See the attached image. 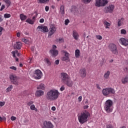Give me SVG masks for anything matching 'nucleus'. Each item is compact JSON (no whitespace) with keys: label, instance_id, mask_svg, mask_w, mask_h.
I'll list each match as a JSON object with an SVG mask.
<instances>
[{"label":"nucleus","instance_id":"f257e3e1","mask_svg":"<svg viewBox=\"0 0 128 128\" xmlns=\"http://www.w3.org/2000/svg\"><path fill=\"white\" fill-rule=\"evenodd\" d=\"M90 116V112L86 110H84L78 116V120L81 124H84L88 120V118Z\"/></svg>","mask_w":128,"mask_h":128},{"label":"nucleus","instance_id":"f03ea898","mask_svg":"<svg viewBox=\"0 0 128 128\" xmlns=\"http://www.w3.org/2000/svg\"><path fill=\"white\" fill-rule=\"evenodd\" d=\"M60 94V93L58 90L52 89L47 92L46 97L50 100H58Z\"/></svg>","mask_w":128,"mask_h":128},{"label":"nucleus","instance_id":"7ed1b4c3","mask_svg":"<svg viewBox=\"0 0 128 128\" xmlns=\"http://www.w3.org/2000/svg\"><path fill=\"white\" fill-rule=\"evenodd\" d=\"M104 109L106 112H108V114L112 112V110H114L112 100H106L104 105Z\"/></svg>","mask_w":128,"mask_h":128},{"label":"nucleus","instance_id":"20e7f679","mask_svg":"<svg viewBox=\"0 0 128 128\" xmlns=\"http://www.w3.org/2000/svg\"><path fill=\"white\" fill-rule=\"evenodd\" d=\"M102 94L105 96H110V94H116V91L113 88H106L102 90Z\"/></svg>","mask_w":128,"mask_h":128},{"label":"nucleus","instance_id":"39448f33","mask_svg":"<svg viewBox=\"0 0 128 128\" xmlns=\"http://www.w3.org/2000/svg\"><path fill=\"white\" fill-rule=\"evenodd\" d=\"M108 4V0H96L95 6L98 8L106 6Z\"/></svg>","mask_w":128,"mask_h":128},{"label":"nucleus","instance_id":"423d86ee","mask_svg":"<svg viewBox=\"0 0 128 128\" xmlns=\"http://www.w3.org/2000/svg\"><path fill=\"white\" fill-rule=\"evenodd\" d=\"M114 5L111 4L108 6L104 7V12L105 14H112L114 12Z\"/></svg>","mask_w":128,"mask_h":128},{"label":"nucleus","instance_id":"0eeeda50","mask_svg":"<svg viewBox=\"0 0 128 128\" xmlns=\"http://www.w3.org/2000/svg\"><path fill=\"white\" fill-rule=\"evenodd\" d=\"M42 128H54V124H52L50 121H44V123L41 125Z\"/></svg>","mask_w":128,"mask_h":128},{"label":"nucleus","instance_id":"6e6552de","mask_svg":"<svg viewBox=\"0 0 128 128\" xmlns=\"http://www.w3.org/2000/svg\"><path fill=\"white\" fill-rule=\"evenodd\" d=\"M35 80H40L42 76V72L40 70H36L34 72Z\"/></svg>","mask_w":128,"mask_h":128},{"label":"nucleus","instance_id":"1a4fd4ad","mask_svg":"<svg viewBox=\"0 0 128 128\" xmlns=\"http://www.w3.org/2000/svg\"><path fill=\"white\" fill-rule=\"evenodd\" d=\"M10 78L11 82H12L14 84H18V79L16 76L10 75Z\"/></svg>","mask_w":128,"mask_h":128},{"label":"nucleus","instance_id":"9d476101","mask_svg":"<svg viewBox=\"0 0 128 128\" xmlns=\"http://www.w3.org/2000/svg\"><path fill=\"white\" fill-rule=\"evenodd\" d=\"M109 48L111 52H112L114 54H118V48H116V44H110L109 46Z\"/></svg>","mask_w":128,"mask_h":128},{"label":"nucleus","instance_id":"9b49d317","mask_svg":"<svg viewBox=\"0 0 128 128\" xmlns=\"http://www.w3.org/2000/svg\"><path fill=\"white\" fill-rule=\"evenodd\" d=\"M37 30L42 32H48V28L46 26H38Z\"/></svg>","mask_w":128,"mask_h":128},{"label":"nucleus","instance_id":"f8f14e48","mask_svg":"<svg viewBox=\"0 0 128 128\" xmlns=\"http://www.w3.org/2000/svg\"><path fill=\"white\" fill-rule=\"evenodd\" d=\"M64 56L62 58V60L66 62L70 60V54L66 51H64Z\"/></svg>","mask_w":128,"mask_h":128},{"label":"nucleus","instance_id":"ddd939ff","mask_svg":"<svg viewBox=\"0 0 128 128\" xmlns=\"http://www.w3.org/2000/svg\"><path fill=\"white\" fill-rule=\"evenodd\" d=\"M119 42L122 44V46H128V39L122 38L119 40Z\"/></svg>","mask_w":128,"mask_h":128},{"label":"nucleus","instance_id":"4468645a","mask_svg":"<svg viewBox=\"0 0 128 128\" xmlns=\"http://www.w3.org/2000/svg\"><path fill=\"white\" fill-rule=\"evenodd\" d=\"M70 78V76L66 73L62 72L61 74V78L62 81V82H65L68 80Z\"/></svg>","mask_w":128,"mask_h":128},{"label":"nucleus","instance_id":"2eb2a0df","mask_svg":"<svg viewBox=\"0 0 128 128\" xmlns=\"http://www.w3.org/2000/svg\"><path fill=\"white\" fill-rule=\"evenodd\" d=\"M79 76H81L82 78L86 76V68H83L80 70L79 72Z\"/></svg>","mask_w":128,"mask_h":128},{"label":"nucleus","instance_id":"dca6fc26","mask_svg":"<svg viewBox=\"0 0 128 128\" xmlns=\"http://www.w3.org/2000/svg\"><path fill=\"white\" fill-rule=\"evenodd\" d=\"M50 52L52 56H56L58 54V51L54 49L50 50Z\"/></svg>","mask_w":128,"mask_h":128},{"label":"nucleus","instance_id":"f3484780","mask_svg":"<svg viewBox=\"0 0 128 128\" xmlns=\"http://www.w3.org/2000/svg\"><path fill=\"white\" fill-rule=\"evenodd\" d=\"M44 94V92L42 90H37L35 93L36 96H42Z\"/></svg>","mask_w":128,"mask_h":128},{"label":"nucleus","instance_id":"a211bd4d","mask_svg":"<svg viewBox=\"0 0 128 128\" xmlns=\"http://www.w3.org/2000/svg\"><path fill=\"white\" fill-rule=\"evenodd\" d=\"M56 27L54 26H51L50 28V31L48 32V36H52L56 32Z\"/></svg>","mask_w":128,"mask_h":128},{"label":"nucleus","instance_id":"6ab92c4d","mask_svg":"<svg viewBox=\"0 0 128 128\" xmlns=\"http://www.w3.org/2000/svg\"><path fill=\"white\" fill-rule=\"evenodd\" d=\"M22 46V44L20 42H16L14 45V48L16 50H20Z\"/></svg>","mask_w":128,"mask_h":128},{"label":"nucleus","instance_id":"aec40b11","mask_svg":"<svg viewBox=\"0 0 128 128\" xmlns=\"http://www.w3.org/2000/svg\"><path fill=\"white\" fill-rule=\"evenodd\" d=\"M72 36L76 40H78V38H80V34H78V33L76 30H74L72 32Z\"/></svg>","mask_w":128,"mask_h":128},{"label":"nucleus","instance_id":"412c9836","mask_svg":"<svg viewBox=\"0 0 128 128\" xmlns=\"http://www.w3.org/2000/svg\"><path fill=\"white\" fill-rule=\"evenodd\" d=\"M110 74V70H108L106 72L104 75V80H108Z\"/></svg>","mask_w":128,"mask_h":128},{"label":"nucleus","instance_id":"4be33fe9","mask_svg":"<svg viewBox=\"0 0 128 128\" xmlns=\"http://www.w3.org/2000/svg\"><path fill=\"white\" fill-rule=\"evenodd\" d=\"M64 84H65L68 86H72V80H70V78L68 79V80H66V81L65 82H64Z\"/></svg>","mask_w":128,"mask_h":128},{"label":"nucleus","instance_id":"5701e85b","mask_svg":"<svg viewBox=\"0 0 128 128\" xmlns=\"http://www.w3.org/2000/svg\"><path fill=\"white\" fill-rule=\"evenodd\" d=\"M60 14H62V16H64V5H62L60 7V10H59Z\"/></svg>","mask_w":128,"mask_h":128},{"label":"nucleus","instance_id":"b1692460","mask_svg":"<svg viewBox=\"0 0 128 128\" xmlns=\"http://www.w3.org/2000/svg\"><path fill=\"white\" fill-rule=\"evenodd\" d=\"M70 12L74 14L78 12V8L76 6H72L70 9Z\"/></svg>","mask_w":128,"mask_h":128},{"label":"nucleus","instance_id":"393cba45","mask_svg":"<svg viewBox=\"0 0 128 128\" xmlns=\"http://www.w3.org/2000/svg\"><path fill=\"white\" fill-rule=\"evenodd\" d=\"M124 18H121L120 19H119L118 20V26H122V24H124Z\"/></svg>","mask_w":128,"mask_h":128},{"label":"nucleus","instance_id":"a878e982","mask_svg":"<svg viewBox=\"0 0 128 128\" xmlns=\"http://www.w3.org/2000/svg\"><path fill=\"white\" fill-rule=\"evenodd\" d=\"M128 77L125 76L123 77L122 79V82L123 84H126L128 83Z\"/></svg>","mask_w":128,"mask_h":128},{"label":"nucleus","instance_id":"bb28decb","mask_svg":"<svg viewBox=\"0 0 128 128\" xmlns=\"http://www.w3.org/2000/svg\"><path fill=\"white\" fill-rule=\"evenodd\" d=\"M50 0H38V4H48Z\"/></svg>","mask_w":128,"mask_h":128},{"label":"nucleus","instance_id":"cd10ccee","mask_svg":"<svg viewBox=\"0 0 128 128\" xmlns=\"http://www.w3.org/2000/svg\"><path fill=\"white\" fill-rule=\"evenodd\" d=\"M46 88L44 87V84H41L38 86L37 87V88L38 90H44V88Z\"/></svg>","mask_w":128,"mask_h":128},{"label":"nucleus","instance_id":"c85d7f7f","mask_svg":"<svg viewBox=\"0 0 128 128\" xmlns=\"http://www.w3.org/2000/svg\"><path fill=\"white\" fill-rule=\"evenodd\" d=\"M3 2L6 4L7 8H8L10 6V4H12L10 0H3Z\"/></svg>","mask_w":128,"mask_h":128},{"label":"nucleus","instance_id":"c756f323","mask_svg":"<svg viewBox=\"0 0 128 128\" xmlns=\"http://www.w3.org/2000/svg\"><path fill=\"white\" fill-rule=\"evenodd\" d=\"M26 22H28V24H34V22L32 20L28 18L26 20Z\"/></svg>","mask_w":128,"mask_h":128},{"label":"nucleus","instance_id":"7c9ffc66","mask_svg":"<svg viewBox=\"0 0 128 128\" xmlns=\"http://www.w3.org/2000/svg\"><path fill=\"white\" fill-rule=\"evenodd\" d=\"M44 62H46V64H48V66H50V64H52V63L50 62V59H48V58H45L44 59Z\"/></svg>","mask_w":128,"mask_h":128},{"label":"nucleus","instance_id":"2f4dec72","mask_svg":"<svg viewBox=\"0 0 128 128\" xmlns=\"http://www.w3.org/2000/svg\"><path fill=\"white\" fill-rule=\"evenodd\" d=\"M31 110H34L35 112H38V108H36L34 104H32L30 106Z\"/></svg>","mask_w":128,"mask_h":128},{"label":"nucleus","instance_id":"473e14b6","mask_svg":"<svg viewBox=\"0 0 128 128\" xmlns=\"http://www.w3.org/2000/svg\"><path fill=\"white\" fill-rule=\"evenodd\" d=\"M26 16L24 14H20V19L21 20H26Z\"/></svg>","mask_w":128,"mask_h":128},{"label":"nucleus","instance_id":"72a5a7b5","mask_svg":"<svg viewBox=\"0 0 128 128\" xmlns=\"http://www.w3.org/2000/svg\"><path fill=\"white\" fill-rule=\"evenodd\" d=\"M104 24L106 26V28H110V22L105 21L104 22Z\"/></svg>","mask_w":128,"mask_h":128},{"label":"nucleus","instance_id":"f704fd0d","mask_svg":"<svg viewBox=\"0 0 128 128\" xmlns=\"http://www.w3.org/2000/svg\"><path fill=\"white\" fill-rule=\"evenodd\" d=\"M80 52L78 50H75V56L76 58H78L80 56Z\"/></svg>","mask_w":128,"mask_h":128},{"label":"nucleus","instance_id":"c9c22d12","mask_svg":"<svg viewBox=\"0 0 128 128\" xmlns=\"http://www.w3.org/2000/svg\"><path fill=\"white\" fill-rule=\"evenodd\" d=\"M12 86H10L6 89V92H10L12 91Z\"/></svg>","mask_w":128,"mask_h":128},{"label":"nucleus","instance_id":"e433bc0d","mask_svg":"<svg viewBox=\"0 0 128 128\" xmlns=\"http://www.w3.org/2000/svg\"><path fill=\"white\" fill-rule=\"evenodd\" d=\"M4 18H10V16H11V15L10 14L6 13V14H4Z\"/></svg>","mask_w":128,"mask_h":128},{"label":"nucleus","instance_id":"4c0bfd02","mask_svg":"<svg viewBox=\"0 0 128 128\" xmlns=\"http://www.w3.org/2000/svg\"><path fill=\"white\" fill-rule=\"evenodd\" d=\"M120 34H126V30L124 29H122L120 30Z\"/></svg>","mask_w":128,"mask_h":128},{"label":"nucleus","instance_id":"58836bf2","mask_svg":"<svg viewBox=\"0 0 128 128\" xmlns=\"http://www.w3.org/2000/svg\"><path fill=\"white\" fill-rule=\"evenodd\" d=\"M96 38L97 40H102V36L100 35H96Z\"/></svg>","mask_w":128,"mask_h":128},{"label":"nucleus","instance_id":"ea45409f","mask_svg":"<svg viewBox=\"0 0 128 128\" xmlns=\"http://www.w3.org/2000/svg\"><path fill=\"white\" fill-rule=\"evenodd\" d=\"M22 41L24 42H25V44H30V41H28V40H26V38H22Z\"/></svg>","mask_w":128,"mask_h":128},{"label":"nucleus","instance_id":"a19ab883","mask_svg":"<svg viewBox=\"0 0 128 128\" xmlns=\"http://www.w3.org/2000/svg\"><path fill=\"white\" fill-rule=\"evenodd\" d=\"M92 0H82V2H84V4H90Z\"/></svg>","mask_w":128,"mask_h":128},{"label":"nucleus","instance_id":"79ce46f5","mask_svg":"<svg viewBox=\"0 0 128 128\" xmlns=\"http://www.w3.org/2000/svg\"><path fill=\"white\" fill-rule=\"evenodd\" d=\"M2 120H6V118L5 116H0V122H2Z\"/></svg>","mask_w":128,"mask_h":128},{"label":"nucleus","instance_id":"37998d69","mask_svg":"<svg viewBox=\"0 0 128 128\" xmlns=\"http://www.w3.org/2000/svg\"><path fill=\"white\" fill-rule=\"evenodd\" d=\"M58 42L59 44H62V42H64V38H59L58 40Z\"/></svg>","mask_w":128,"mask_h":128},{"label":"nucleus","instance_id":"c03bdc74","mask_svg":"<svg viewBox=\"0 0 128 128\" xmlns=\"http://www.w3.org/2000/svg\"><path fill=\"white\" fill-rule=\"evenodd\" d=\"M69 22H70V20H68V19H66L64 21V24L66 26H68V24Z\"/></svg>","mask_w":128,"mask_h":128},{"label":"nucleus","instance_id":"a18cd8bd","mask_svg":"<svg viewBox=\"0 0 128 128\" xmlns=\"http://www.w3.org/2000/svg\"><path fill=\"white\" fill-rule=\"evenodd\" d=\"M10 70H16L17 68L16 66H12L10 67Z\"/></svg>","mask_w":128,"mask_h":128},{"label":"nucleus","instance_id":"49530a36","mask_svg":"<svg viewBox=\"0 0 128 128\" xmlns=\"http://www.w3.org/2000/svg\"><path fill=\"white\" fill-rule=\"evenodd\" d=\"M13 58H16V51H12V52Z\"/></svg>","mask_w":128,"mask_h":128},{"label":"nucleus","instance_id":"de8ad7c7","mask_svg":"<svg viewBox=\"0 0 128 128\" xmlns=\"http://www.w3.org/2000/svg\"><path fill=\"white\" fill-rule=\"evenodd\" d=\"M32 104H34V102L32 101H30L29 102H28L27 105L28 106H32Z\"/></svg>","mask_w":128,"mask_h":128},{"label":"nucleus","instance_id":"09e8293b","mask_svg":"<svg viewBox=\"0 0 128 128\" xmlns=\"http://www.w3.org/2000/svg\"><path fill=\"white\" fill-rule=\"evenodd\" d=\"M4 104H5L4 102H0V108L4 106Z\"/></svg>","mask_w":128,"mask_h":128},{"label":"nucleus","instance_id":"8fccbe9b","mask_svg":"<svg viewBox=\"0 0 128 128\" xmlns=\"http://www.w3.org/2000/svg\"><path fill=\"white\" fill-rule=\"evenodd\" d=\"M64 90H65V88H64V86H62L60 88V92H64Z\"/></svg>","mask_w":128,"mask_h":128},{"label":"nucleus","instance_id":"3c124183","mask_svg":"<svg viewBox=\"0 0 128 128\" xmlns=\"http://www.w3.org/2000/svg\"><path fill=\"white\" fill-rule=\"evenodd\" d=\"M6 6L4 4H2L0 9V12H2L3 10H4Z\"/></svg>","mask_w":128,"mask_h":128},{"label":"nucleus","instance_id":"603ef678","mask_svg":"<svg viewBox=\"0 0 128 128\" xmlns=\"http://www.w3.org/2000/svg\"><path fill=\"white\" fill-rule=\"evenodd\" d=\"M4 30V28L0 26V36L2 34V30Z\"/></svg>","mask_w":128,"mask_h":128},{"label":"nucleus","instance_id":"864d4df0","mask_svg":"<svg viewBox=\"0 0 128 128\" xmlns=\"http://www.w3.org/2000/svg\"><path fill=\"white\" fill-rule=\"evenodd\" d=\"M82 96H79V97L78 98V102H82Z\"/></svg>","mask_w":128,"mask_h":128},{"label":"nucleus","instance_id":"5fc2aeb1","mask_svg":"<svg viewBox=\"0 0 128 128\" xmlns=\"http://www.w3.org/2000/svg\"><path fill=\"white\" fill-rule=\"evenodd\" d=\"M44 22V18L40 19V24H43V22Z\"/></svg>","mask_w":128,"mask_h":128},{"label":"nucleus","instance_id":"6e6d98bb","mask_svg":"<svg viewBox=\"0 0 128 128\" xmlns=\"http://www.w3.org/2000/svg\"><path fill=\"white\" fill-rule=\"evenodd\" d=\"M4 20V18L2 15L0 14V22H2Z\"/></svg>","mask_w":128,"mask_h":128},{"label":"nucleus","instance_id":"4d7b16f0","mask_svg":"<svg viewBox=\"0 0 128 128\" xmlns=\"http://www.w3.org/2000/svg\"><path fill=\"white\" fill-rule=\"evenodd\" d=\"M32 62V58H30L28 60V64H30V62Z\"/></svg>","mask_w":128,"mask_h":128},{"label":"nucleus","instance_id":"13d9d810","mask_svg":"<svg viewBox=\"0 0 128 128\" xmlns=\"http://www.w3.org/2000/svg\"><path fill=\"white\" fill-rule=\"evenodd\" d=\"M16 120V118L14 116H12L11 117V120L14 121V120Z\"/></svg>","mask_w":128,"mask_h":128},{"label":"nucleus","instance_id":"bf43d9fd","mask_svg":"<svg viewBox=\"0 0 128 128\" xmlns=\"http://www.w3.org/2000/svg\"><path fill=\"white\" fill-rule=\"evenodd\" d=\"M53 112H54L56 110V106H52L51 108Z\"/></svg>","mask_w":128,"mask_h":128},{"label":"nucleus","instance_id":"052dcab7","mask_svg":"<svg viewBox=\"0 0 128 128\" xmlns=\"http://www.w3.org/2000/svg\"><path fill=\"white\" fill-rule=\"evenodd\" d=\"M48 10H50V7H48V6H46L45 7L46 12H48Z\"/></svg>","mask_w":128,"mask_h":128},{"label":"nucleus","instance_id":"680f3d73","mask_svg":"<svg viewBox=\"0 0 128 128\" xmlns=\"http://www.w3.org/2000/svg\"><path fill=\"white\" fill-rule=\"evenodd\" d=\"M106 128H114L112 127V126L110 124H108L106 126Z\"/></svg>","mask_w":128,"mask_h":128},{"label":"nucleus","instance_id":"e2e57ef3","mask_svg":"<svg viewBox=\"0 0 128 128\" xmlns=\"http://www.w3.org/2000/svg\"><path fill=\"white\" fill-rule=\"evenodd\" d=\"M55 64H60V60H56L55 61Z\"/></svg>","mask_w":128,"mask_h":128},{"label":"nucleus","instance_id":"0e129e2a","mask_svg":"<svg viewBox=\"0 0 128 128\" xmlns=\"http://www.w3.org/2000/svg\"><path fill=\"white\" fill-rule=\"evenodd\" d=\"M16 54L18 56H20V54L18 52V51L16 50Z\"/></svg>","mask_w":128,"mask_h":128},{"label":"nucleus","instance_id":"69168bd1","mask_svg":"<svg viewBox=\"0 0 128 128\" xmlns=\"http://www.w3.org/2000/svg\"><path fill=\"white\" fill-rule=\"evenodd\" d=\"M36 16H34L32 17V20H34V21L36 20Z\"/></svg>","mask_w":128,"mask_h":128},{"label":"nucleus","instance_id":"338daca9","mask_svg":"<svg viewBox=\"0 0 128 128\" xmlns=\"http://www.w3.org/2000/svg\"><path fill=\"white\" fill-rule=\"evenodd\" d=\"M84 110H86V108H88V106L86 105L84 106Z\"/></svg>","mask_w":128,"mask_h":128},{"label":"nucleus","instance_id":"774afa93","mask_svg":"<svg viewBox=\"0 0 128 128\" xmlns=\"http://www.w3.org/2000/svg\"><path fill=\"white\" fill-rule=\"evenodd\" d=\"M56 46L53 45L52 46V50H56Z\"/></svg>","mask_w":128,"mask_h":128}]
</instances>
